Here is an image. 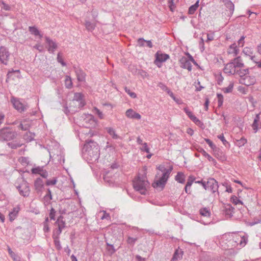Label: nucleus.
Masks as SVG:
<instances>
[{
  "label": "nucleus",
  "mask_w": 261,
  "mask_h": 261,
  "mask_svg": "<svg viewBox=\"0 0 261 261\" xmlns=\"http://www.w3.org/2000/svg\"><path fill=\"white\" fill-rule=\"evenodd\" d=\"M84 155L89 163L97 162L100 156V149L98 144L94 141L88 140L83 147Z\"/></svg>",
  "instance_id": "nucleus-1"
},
{
  "label": "nucleus",
  "mask_w": 261,
  "mask_h": 261,
  "mask_svg": "<svg viewBox=\"0 0 261 261\" xmlns=\"http://www.w3.org/2000/svg\"><path fill=\"white\" fill-rule=\"evenodd\" d=\"M133 187L135 190L139 192L142 195H145L147 188L149 186V182L147 179L146 172L143 171V174L139 173L133 181Z\"/></svg>",
  "instance_id": "nucleus-2"
},
{
  "label": "nucleus",
  "mask_w": 261,
  "mask_h": 261,
  "mask_svg": "<svg viewBox=\"0 0 261 261\" xmlns=\"http://www.w3.org/2000/svg\"><path fill=\"white\" fill-rule=\"evenodd\" d=\"M19 181L21 182L20 184L16 186V187L18 190L19 194L24 197H28L30 193L29 184L22 178H20Z\"/></svg>",
  "instance_id": "nucleus-3"
},
{
  "label": "nucleus",
  "mask_w": 261,
  "mask_h": 261,
  "mask_svg": "<svg viewBox=\"0 0 261 261\" xmlns=\"http://www.w3.org/2000/svg\"><path fill=\"white\" fill-rule=\"evenodd\" d=\"M203 187L206 190H210L213 193L217 192L219 194L218 183L214 178H209L206 184L203 183Z\"/></svg>",
  "instance_id": "nucleus-4"
},
{
  "label": "nucleus",
  "mask_w": 261,
  "mask_h": 261,
  "mask_svg": "<svg viewBox=\"0 0 261 261\" xmlns=\"http://www.w3.org/2000/svg\"><path fill=\"white\" fill-rule=\"evenodd\" d=\"M16 135V133L11 129L9 128L1 129V139L9 141L13 139Z\"/></svg>",
  "instance_id": "nucleus-5"
},
{
  "label": "nucleus",
  "mask_w": 261,
  "mask_h": 261,
  "mask_svg": "<svg viewBox=\"0 0 261 261\" xmlns=\"http://www.w3.org/2000/svg\"><path fill=\"white\" fill-rule=\"evenodd\" d=\"M155 56L154 64L159 67H161V64L163 62H165L169 58V56L168 54H162L159 51L156 53Z\"/></svg>",
  "instance_id": "nucleus-6"
},
{
  "label": "nucleus",
  "mask_w": 261,
  "mask_h": 261,
  "mask_svg": "<svg viewBox=\"0 0 261 261\" xmlns=\"http://www.w3.org/2000/svg\"><path fill=\"white\" fill-rule=\"evenodd\" d=\"M256 82V79L254 76H251L247 74L244 77L240 78L239 83L247 86L254 85Z\"/></svg>",
  "instance_id": "nucleus-7"
},
{
  "label": "nucleus",
  "mask_w": 261,
  "mask_h": 261,
  "mask_svg": "<svg viewBox=\"0 0 261 261\" xmlns=\"http://www.w3.org/2000/svg\"><path fill=\"white\" fill-rule=\"evenodd\" d=\"M83 122V125L87 128L95 127L96 125L94 116L91 114H87L85 116Z\"/></svg>",
  "instance_id": "nucleus-8"
},
{
  "label": "nucleus",
  "mask_w": 261,
  "mask_h": 261,
  "mask_svg": "<svg viewBox=\"0 0 261 261\" xmlns=\"http://www.w3.org/2000/svg\"><path fill=\"white\" fill-rule=\"evenodd\" d=\"M224 72L228 75H234L236 72V68L232 60L225 65Z\"/></svg>",
  "instance_id": "nucleus-9"
},
{
  "label": "nucleus",
  "mask_w": 261,
  "mask_h": 261,
  "mask_svg": "<svg viewBox=\"0 0 261 261\" xmlns=\"http://www.w3.org/2000/svg\"><path fill=\"white\" fill-rule=\"evenodd\" d=\"M11 102L15 109L20 112H24L27 109L28 107L26 105H24L19 100L12 98Z\"/></svg>",
  "instance_id": "nucleus-10"
},
{
  "label": "nucleus",
  "mask_w": 261,
  "mask_h": 261,
  "mask_svg": "<svg viewBox=\"0 0 261 261\" xmlns=\"http://www.w3.org/2000/svg\"><path fill=\"white\" fill-rule=\"evenodd\" d=\"M180 66L184 69H187L188 71L192 70V65L190 61L185 57H182L179 60Z\"/></svg>",
  "instance_id": "nucleus-11"
},
{
  "label": "nucleus",
  "mask_w": 261,
  "mask_h": 261,
  "mask_svg": "<svg viewBox=\"0 0 261 261\" xmlns=\"http://www.w3.org/2000/svg\"><path fill=\"white\" fill-rule=\"evenodd\" d=\"M45 38L46 42L48 45V51L51 53H54L55 50L58 47L57 43L53 40L50 39L48 37L45 36Z\"/></svg>",
  "instance_id": "nucleus-12"
},
{
  "label": "nucleus",
  "mask_w": 261,
  "mask_h": 261,
  "mask_svg": "<svg viewBox=\"0 0 261 261\" xmlns=\"http://www.w3.org/2000/svg\"><path fill=\"white\" fill-rule=\"evenodd\" d=\"M223 2L224 3V5H225V7L229 10V12L228 13L227 16L230 18L231 17V16L232 15V14L233 13L234 10V5L232 3V2L231 1H230V0H224L223 1Z\"/></svg>",
  "instance_id": "nucleus-13"
},
{
  "label": "nucleus",
  "mask_w": 261,
  "mask_h": 261,
  "mask_svg": "<svg viewBox=\"0 0 261 261\" xmlns=\"http://www.w3.org/2000/svg\"><path fill=\"white\" fill-rule=\"evenodd\" d=\"M1 63L7 65V61L10 54L8 50L4 47L1 46Z\"/></svg>",
  "instance_id": "nucleus-14"
},
{
  "label": "nucleus",
  "mask_w": 261,
  "mask_h": 261,
  "mask_svg": "<svg viewBox=\"0 0 261 261\" xmlns=\"http://www.w3.org/2000/svg\"><path fill=\"white\" fill-rule=\"evenodd\" d=\"M34 187L37 192H40L42 191L44 187V184L43 181L41 178L38 177L35 180Z\"/></svg>",
  "instance_id": "nucleus-15"
},
{
  "label": "nucleus",
  "mask_w": 261,
  "mask_h": 261,
  "mask_svg": "<svg viewBox=\"0 0 261 261\" xmlns=\"http://www.w3.org/2000/svg\"><path fill=\"white\" fill-rule=\"evenodd\" d=\"M20 211V207L17 206L13 208L12 211L10 212L9 214V220L12 222L17 217L18 214Z\"/></svg>",
  "instance_id": "nucleus-16"
},
{
  "label": "nucleus",
  "mask_w": 261,
  "mask_h": 261,
  "mask_svg": "<svg viewBox=\"0 0 261 261\" xmlns=\"http://www.w3.org/2000/svg\"><path fill=\"white\" fill-rule=\"evenodd\" d=\"M231 60L233 63L236 68H242L244 67V64L243 63V60L242 59L240 56H238Z\"/></svg>",
  "instance_id": "nucleus-17"
},
{
  "label": "nucleus",
  "mask_w": 261,
  "mask_h": 261,
  "mask_svg": "<svg viewBox=\"0 0 261 261\" xmlns=\"http://www.w3.org/2000/svg\"><path fill=\"white\" fill-rule=\"evenodd\" d=\"M166 182L167 181L161 177L159 180L152 183V186L154 188L158 187L163 188L165 187Z\"/></svg>",
  "instance_id": "nucleus-18"
},
{
  "label": "nucleus",
  "mask_w": 261,
  "mask_h": 261,
  "mask_svg": "<svg viewBox=\"0 0 261 261\" xmlns=\"http://www.w3.org/2000/svg\"><path fill=\"white\" fill-rule=\"evenodd\" d=\"M182 255L183 251L181 249L178 248L177 249H176L175 251L174 252L173 257L171 259V261H176L182 258Z\"/></svg>",
  "instance_id": "nucleus-19"
},
{
  "label": "nucleus",
  "mask_w": 261,
  "mask_h": 261,
  "mask_svg": "<svg viewBox=\"0 0 261 261\" xmlns=\"http://www.w3.org/2000/svg\"><path fill=\"white\" fill-rule=\"evenodd\" d=\"M83 94L80 93H75L74 94L73 100L79 102V107H82L85 105V103L83 100Z\"/></svg>",
  "instance_id": "nucleus-20"
},
{
  "label": "nucleus",
  "mask_w": 261,
  "mask_h": 261,
  "mask_svg": "<svg viewBox=\"0 0 261 261\" xmlns=\"http://www.w3.org/2000/svg\"><path fill=\"white\" fill-rule=\"evenodd\" d=\"M230 238L229 236L224 235L220 240V244L222 247L225 249H227L230 247L229 244H227V243L225 242L228 239V237Z\"/></svg>",
  "instance_id": "nucleus-21"
},
{
  "label": "nucleus",
  "mask_w": 261,
  "mask_h": 261,
  "mask_svg": "<svg viewBox=\"0 0 261 261\" xmlns=\"http://www.w3.org/2000/svg\"><path fill=\"white\" fill-rule=\"evenodd\" d=\"M29 31L31 32L32 34H33L35 36H39L40 38H41L43 36V35L40 34L38 29L35 26L29 27Z\"/></svg>",
  "instance_id": "nucleus-22"
},
{
  "label": "nucleus",
  "mask_w": 261,
  "mask_h": 261,
  "mask_svg": "<svg viewBox=\"0 0 261 261\" xmlns=\"http://www.w3.org/2000/svg\"><path fill=\"white\" fill-rule=\"evenodd\" d=\"M175 179L179 183L184 184L185 181V176L183 173L178 172L175 177Z\"/></svg>",
  "instance_id": "nucleus-23"
},
{
  "label": "nucleus",
  "mask_w": 261,
  "mask_h": 261,
  "mask_svg": "<svg viewBox=\"0 0 261 261\" xmlns=\"http://www.w3.org/2000/svg\"><path fill=\"white\" fill-rule=\"evenodd\" d=\"M259 121V114H258L255 115V117L254 119L253 124L252 125V127L253 129L255 130V132H256L258 130Z\"/></svg>",
  "instance_id": "nucleus-24"
},
{
  "label": "nucleus",
  "mask_w": 261,
  "mask_h": 261,
  "mask_svg": "<svg viewBox=\"0 0 261 261\" xmlns=\"http://www.w3.org/2000/svg\"><path fill=\"white\" fill-rule=\"evenodd\" d=\"M199 0H198L194 5L191 6L188 10L189 14H193L199 7Z\"/></svg>",
  "instance_id": "nucleus-25"
},
{
  "label": "nucleus",
  "mask_w": 261,
  "mask_h": 261,
  "mask_svg": "<svg viewBox=\"0 0 261 261\" xmlns=\"http://www.w3.org/2000/svg\"><path fill=\"white\" fill-rule=\"evenodd\" d=\"M77 79L79 81H83L85 80V74L81 69H77L75 71Z\"/></svg>",
  "instance_id": "nucleus-26"
},
{
  "label": "nucleus",
  "mask_w": 261,
  "mask_h": 261,
  "mask_svg": "<svg viewBox=\"0 0 261 261\" xmlns=\"http://www.w3.org/2000/svg\"><path fill=\"white\" fill-rule=\"evenodd\" d=\"M236 74H238L240 75V78L244 77L247 74H249V68H246L245 69H240L236 70Z\"/></svg>",
  "instance_id": "nucleus-27"
},
{
  "label": "nucleus",
  "mask_w": 261,
  "mask_h": 261,
  "mask_svg": "<svg viewBox=\"0 0 261 261\" xmlns=\"http://www.w3.org/2000/svg\"><path fill=\"white\" fill-rule=\"evenodd\" d=\"M172 170H173V166H169V168L167 169V170L163 172L162 177H163V178H164L165 180L167 181L168 178L169 177V175Z\"/></svg>",
  "instance_id": "nucleus-28"
},
{
  "label": "nucleus",
  "mask_w": 261,
  "mask_h": 261,
  "mask_svg": "<svg viewBox=\"0 0 261 261\" xmlns=\"http://www.w3.org/2000/svg\"><path fill=\"white\" fill-rule=\"evenodd\" d=\"M106 129L108 133L112 136V137L114 139H117L119 138V137L116 134L115 130L110 127H108L106 128Z\"/></svg>",
  "instance_id": "nucleus-29"
},
{
  "label": "nucleus",
  "mask_w": 261,
  "mask_h": 261,
  "mask_svg": "<svg viewBox=\"0 0 261 261\" xmlns=\"http://www.w3.org/2000/svg\"><path fill=\"white\" fill-rule=\"evenodd\" d=\"M230 48H233V50H228L229 54H233L234 56H236L239 53V49L237 48V46L235 43L230 45Z\"/></svg>",
  "instance_id": "nucleus-30"
},
{
  "label": "nucleus",
  "mask_w": 261,
  "mask_h": 261,
  "mask_svg": "<svg viewBox=\"0 0 261 261\" xmlns=\"http://www.w3.org/2000/svg\"><path fill=\"white\" fill-rule=\"evenodd\" d=\"M199 213L201 216L204 217H210L211 216L210 210L207 207H204L200 209Z\"/></svg>",
  "instance_id": "nucleus-31"
},
{
  "label": "nucleus",
  "mask_w": 261,
  "mask_h": 261,
  "mask_svg": "<svg viewBox=\"0 0 261 261\" xmlns=\"http://www.w3.org/2000/svg\"><path fill=\"white\" fill-rule=\"evenodd\" d=\"M64 217L62 216H60L57 220L56 222V224H58V227L61 226V227L64 228L65 227V221L63 220Z\"/></svg>",
  "instance_id": "nucleus-32"
},
{
  "label": "nucleus",
  "mask_w": 261,
  "mask_h": 261,
  "mask_svg": "<svg viewBox=\"0 0 261 261\" xmlns=\"http://www.w3.org/2000/svg\"><path fill=\"white\" fill-rule=\"evenodd\" d=\"M247 141L246 138L244 137H242L241 139L236 140V145L239 147H241L243 146L246 143Z\"/></svg>",
  "instance_id": "nucleus-33"
},
{
  "label": "nucleus",
  "mask_w": 261,
  "mask_h": 261,
  "mask_svg": "<svg viewBox=\"0 0 261 261\" xmlns=\"http://www.w3.org/2000/svg\"><path fill=\"white\" fill-rule=\"evenodd\" d=\"M47 193L44 196V200L45 202L49 203L50 201L53 199L51 195V192L49 189H47Z\"/></svg>",
  "instance_id": "nucleus-34"
},
{
  "label": "nucleus",
  "mask_w": 261,
  "mask_h": 261,
  "mask_svg": "<svg viewBox=\"0 0 261 261\" xmlns=\"http://www.w3.org/2000/svg\"><path fill=\"white\" fill-rule=\"evenodd\" d=\"M234 208L230 205L225 206L224 209L225 213L226 215L231 216Z\"/></svg>",
  "instance_id": "nucleus-35"
},
{
  "label": "nucleus",
  "mask_w": 261,
  "mask_h": 261,
  "mask_svg": "<svg viewBox=\"0 0 261 261\" xmlns=\"http://www.w3.org/2000/svg\"><path fill=\"white\" fill-rule=\"evenodd\" d=\"M65 85L67 88L70 89L72 87V82L71 79L69 76H66L65 80Z\"/></svg>",
  "instance_id": "nucleus-36"
},
{
  "label": "nucleus",
  "mask_w": 261,
  "mask_h": 261,
  "mask_svg": "<svg viewBox=\"0 0 261 261\" xmlns=\"http://www.w3.org/2000/svg\"><path fill=\"white\" fill-rule=\"evenodd\" d=\"M62 229L63 228L59 226L58 228L54 230L53 234V238H56V237L59 238V236L62 231Z\"/></svg>",
  "instance_id": "nucleus-37"
},
{
  "label": "nucleus",
  "mask_w": 261,
  "mask_h": 261,
  "mask_svg": "<svg viewBox=\"0 0 261 261\" xmlns=\"http://www.w3.org/2000/svg\"><path fill=\"white\" fill-rule=\"evenodd\" d=\"M19 162L23 165H28L30 164L29 158L21 156L19 159Z\"/></svg>",
  "instance_id": "nucleus-38"
},
{
  "label": "nucleus",
  "mask_w": 261,
  "mask_h": 261,
  "mask_svg": "<svg viewBox=\"0 0 261 261\" xmlns=\"http://www.w3.org/2000/svg\"><path fill=\"white\" fill-rule=\"evenodd\" d=\"M138 240V238H133L128 237L126 240V243L132 246H134L136 241Z\"/></svg>",
  "instance_id": "nucleus-39"
},
{
  "label": "nucleus",
  "mask_w": 261,
  "mask_h": 261,
  "mask_svg": "<svg viewBox=\"0 0 261 261\" xmlns=\"http://www.w3.org/2000/svg\"><path fill=\"white\" fill-rule=\"evenodd\" d=\"M8 251L9 254L10 255L11 257L13 258L14 261H17L18 260V259H20V257L19 256L15 254V253H14L9 247H8Z\"/></svg>",
  "instance_id": "nucleus-40"
},
{
  "label": "nucleus",
  "mask_w": 261,
  "mask_h": 261,
  "mask_svg": "<svg viewBox=\"0 0 261 261\" xmlns=\"http://www.w3.org/2000/svg\"><path fill=\"white\" fill-rule=\"evenodd\" d=\"M53 239H54V244H55L56 249L58 250H61L62 249V246L60 244L59 238H58L57 237H56V238H53Z\"/></svg>",
  "instance_id": "nucleus-41"
},
{
  "label": "nucleus",
  "mask_w": 261,
  "mask_h": 261,
  "mask_svg": "<svg viewBox=\"0 0 261 261\" xmlns=\"http://www.w3.org/2000/svg\"><path fill=\"white\" fill-rule=\"evenodd\" d=\"M217 137L222 142L223 145L226 147H227V145L230 146V144L225 140L223 134L218 135Z\"/></svg>",
  "instance_id": "nucleus-42"
},
{
  "label": "nucleus",
  "mask_w": 261,
  "mask_h": 261,
  "mask_svg": "<svg viewBox=\"0 0 261 261\" xmlns=\"http://www.w3.org/2000/svg\"><path fill=\"white\" fill-rule=\"evenodd\" d=\"M191 120L193 122H194L196 125L201 127H202V126H203V122L199 120L195 116H194V117H193Z\"/></svg>",
  "instance_id": "nucleus-43"
},
{
  "label": "nucleus",
  "mask_w": 261,
  "mask_h": 261,
  "mask_svg": "<svg viewBox=\"0 0 261 261\" xmlns=\"http://www.w3.org/2000/svg\"><path fill=\"white\" fill-rule=\"evenodd\" d=\"M43 167L38 166L35 168H33L31 170V172L33 174H39L42 171Z\"/></svg>",
  "instance_id": "nucleus-44"
},
{
  "label": "nucleus",
  "mask_w": 261,
  "mask_h": 261,
  "mask_svg": "<svg viewBox=\"0 0 261 261\" xmlns=\"http://www.w3.org/2000/svg\"><path fill=\"white\" fill-rule=\"evenodd\" d=\"M205 141L206 142L207 144H208L209 146L214 150H216L217 147L216 145L213 143V142L209 139L205 138L204 139Z\"/></svg>",
  "instance_id": "nucleus-45"
},
{
  "label": "nucleus",
  "mask_w": 261,
  "mask_h": 261,
  "mask_svg": "<svg viewBox=\"0 0 261 261\" xmlns=\"http://www.w3.org/2000/svg\"><path fill=\"white\" fill-rule=\"evenodd\" d=\"M198 151L200 152L209 161H211L212 156L209 154H208L203 148H200Z\"/></svg>",
  "instance_id": "nucleus-46"
},
{
  "label": "nucleus",
  "mask_w": 261,
  "mask_h": 261,
  "mask_svg": "<svg viewBox=\"0 0 261 261\" xmlns=\"http://www.w3.org/2000/svg\"><path fill=\"white\" fill-rule=\"evenodd\" d=\"M243 53L246 55L250 57L253 54V50L249 47H245L243 50Z\"/></svg>",
  "instance_id": "nucleus-47"
},
{
  "label": "nucleus",
  "mask_w": 261,
  "mask_h": 261,
  "mask_svg": "<svg viewBox=\"0 0 261 261\" xmlns=\"http://www.w3.org/2000/svg\"><path fill=\"white\" fill-rule=\"evenodd\" d=\"M85 26L86 29L90 31H92L95 28L94 24L90 21H86L85 23Z\"/></svg>",
  "instance_id": "nucleus-48"
},
{
  "label": "nucleus",
  "mask_w": 261,
  "mask_h": 261,
  "mask_svg": "<svg viewBox=\"0 0 261 261\" xmlns=\"http://www.w3.org/2000/svg\"><path fill=\"white\" fill-rule=\"evenodd\" d=\"M218 150V151H219L220 149H218L217 148V149L216 150H215L214 151H215V156L219 159V160H221L222 161H223L224 160H225V156L223 155V153L222 152L220 151V154H219V153H217L216 151Z\"/></svg>",
  "instance_id": "nucleus-49"
},
{
  "label": "nucleus",
  "mask_w": 261,
  "mask_h": 261,
  "mask_svg": "<svg viewBox=\"0 0 261 261\" xmlns=\"http://www.w3.org/2000/svg\"><path fill=\"white\" fill-rule=\"evenodd\" d=\"M19 127L23 130H27L30 128V125L28 123H26L25 122L21 123L19 125Z\"/></svg>",
  "instance_id": "nucleus-50"
},
{
  "label": "nucleus",
  "mask_w": 261,
  "mask_h": 261,
  "mask_svg": "<svg viewBox=\"0 0 261 261\" xmlns=\"http://www.w3.org/2000/svg\"><path fill=\"white\" fill-rule=\"evenodd\" d=\"M8 146L10 147L12 149H16L18 147H20L22 144L18 143H14V142H9L7 143Z\"/></svg>",
  "instance_id": "nucleus-51"
},
{
  "label": "nucleus",
  "mask_w": 261,
  "mask_h": 261,
  "mask_svg": "<svg viewBox=\"0 0 261 261\" xmlns=\"http://www.w3.org/2000/svg\"><path fill=\"white\" fill-rule=\"evenodd\" d=\"M1 9H3L6 11H10L11 9V7L6 4L5 2L1 1Z\"/></svg>",
  "instance_id": "nucleus-52"
},
{
  "label": "nucleus",
  "mask_w": 261,
  "mask_h": 261,
  "mask_svg": "<svg viewBox=\"0 0 261 261\" xmlns=\"http://www.w3.org/2000/svg\"><path fill=\"white\" fill-rule=\"evenodd\" d=\"M233 87V84H230L227 87L223 89V91L225 93H230L232 91Z\"/></svg>",
  "instance_id": "nucleus-53"
},
{
  "label": "nucleus",
  "mask_w": 261,
  "mask_h": 261,
  "mask_svg": "<svg viewBox=\"0 0 261 261\" xmlns=\"http://www.w3.org/2000/svg\"><path fill=\"white\" fill-rule=\"evenodd\" d=\"M125 91L132 98H135L137 97V94L132 92L129 89H128L126 87L124 88Z\"/></svg>",
  "instance_id": "nucleus-54"
},
{
  "label": "nucleus",
  "mask_w": 261,
  "mask_h": 261,
  "mask_svg": "<svg viewBox=\"0 0 261 261\" xmlns=\"http://www.w3.org/2000/svg\"><path fill=\"white\" fill-rule=\"evenodd\" d=\"M184 110L185 113L188 115V116L189 117L190 119H192V118L194 117V116H195L188 108H185Z\"/></svg>",
  "instance_id": "nucleus-55"
},
{
  "label": "nucleus",
  "mask_w": 261,
  "mask_h": 261,
  "mask_svg": "<svg viewBox=\"0 0 261 261\" xmlns=\"http://www.w3.org/2000/svg\"><path fill=\"white\" fill-rule=\"evenodd\" d=\"M135 113V112L133 109H130L126 111L125 115L128 118H132Z\"/></svg>",
  "instance_id": "nucleus-56"
},
{
  "label": "nucleus",
  "mask_w": 261,
  "mask_h": 261,
  "mask_svg": "<svg viewBox=\"0 0 261 261\" xmlns=\"http://www.w3.org/2000/svg\"><path fill=\"white\" fill-rule=\"evenodd\" d=\"M140 150L142 151H145L147 153H149V148L148 147L146 143H144L142 145V147L140 148Z\"/></svg>",
  "instance_id": "nucleus-57"
},
{
  "label": "nucleus",
  "mask_w": 261,
  "mask_h": 261,
  "mask_svg": "<svg viewBox=\"0 0 261 261\" xmlns=\"http://www.w3.org/2000/svg\"><path fill=\"white\" fill-rule=\"evenodd\" d=\"M57 182L56 178H54L52 179H48L46 181V185L47 186L54 185Z\"/></svg>",
  "instance_id": "nucleus-58"
},
{
  "label": "nucleus",
  "mask_w": 261,
  "mask_h": 261,
  "mask_svg": "<svg viewBox=\"0 0 261 261\" xmlns=\"http://www.w3.org/2000/svg\"><path fill=\"white\" fill-rule=\"evenodd\" d=\"M231 200L232 202L233 203H234L236 205L239 204V203L243 204L242 201H241L240 199H238V198L235 196H232L231 198Z\"/></svg>",
  "instance_id": "nucleus-59"
},
{
  "label": "nucleus",
  "mask_w": 261,
  "mask_h": 261,
  "mask_svg": "<svg viewBox=\"0 0 261 261\" xmlns=\"http://www.w3.org/2000/svg\"><path fill=\"white\" fill-rule=\"evenodd\" d=\"M195 180V177L192 176H190L188 178V181L186 184L187 187H190L192 185L194 180Z\"/></svg>",
  "instance_id": "nucleus-60"
},
{
  "label": "nucleus",
  "mask_w": 261,
  "mask_h": 261,
  "mask_svg": "<svg viewBox=\"0 0 261 261\" xmlns=\"http://www.w3.org/2000/svg\"><path fill=\"white\" fill-rule=\"evenodd\" d=\"M57 61L59 63H61V64L63 66H66V63L63 61L62 58L61 57L60 53H58V56H57Z\"/></svg>",
  "instance_id": "nucleus-61"
},
{
  "label": "nucleus",
  "mask_w": 261,
  "mask_h": 261,
  "mask_svg": "<svg viewBox=\"0 0 261 261\" xmlns=\"http://www.w3.org/2000/svg\"><path fill=\"white\" fill-rule=\"evenodd\" d=\"M55 214H56V211L54 208H51L50 210L49 213V218L50 220H55Z\"/></svg>",
  "instance_id": "nucleus-62"
},
{
  "label": "nucleus",
  "mask_w": 261,
  "mask_h": 261,
  "mask_svg": "<svg viewBox=\"0 0 261 261\" xmlns=\"http://www.w3.org/2000/svg\"><path fill=\"white\" fill-rule=\"evenodd\" d=\"M245 38V36H242L240 38V39L238 40V43L239 46L241 47H243L244 44V39Z\"/></svg>",
  "instance_id": "nucleus-63"
},
{
  "label": "nucleus",
  "mask_w": 261,
  "mask_h": 261,
  "mask_svg": "<svg viewBox=\"0 0 261 261\" xmlns=\"http://www.w3.org/2000/svg\"><path fill=\"white\" fill-rule=\"evenodd\" d=\"M145 41H146V40L144 39L143 38H140L138 39V45L140 46H143Z\"/></svg>",
  "instance_id": "nucleus-64"
}]
</instances>
